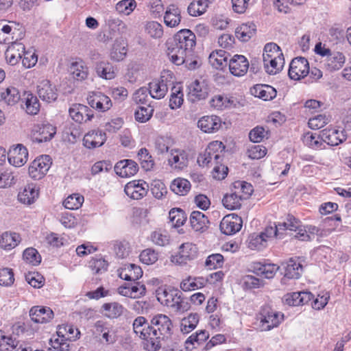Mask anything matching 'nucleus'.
Returning a JSON list of instances; mask_svg holds the SVG:
<instances>
[{
    "label": "nucleus",
    "mask_w": 351,
    "mask_h": 351,
    "mask_svg": "<svg viewBox=\"0 0 351 351\" xmlns=\"http://www.w3.org/2000/svg\"><path fill=\"white\" fill-rule=\"evenodd\" d=\"M172 326L170 318L163 314L154 316L150 323L142 316L133 322L134 332L145 341V346L149 351H156L161 347L160 341L170 337Z\"/></svg>",
    "instance_id": "nucleus-1"
},
{
    "label": "nucleus",
    "mask_w": 351,
    "mask_h": 351,
    "mask_svg": "<svg viewBox=\"0 0 351 351\" xmlns=\"http://www.w3.org/2000/svg\"><path fill=\"white\" fill-rule=\"evenodd\" d=\"M195 39V35L190 29L179 31L173 40L167 43V55L171 62L181 65L191 60Z\"/></svg>",
    "instance_id": "nucleus-2"
},
{
    "label": "nucleus",
    "mask_w": 351,
    "mask_h": 351,
    "mask_svg": "<svg viewBox=\"0 0 351 351\" xmlns=\"http://www.w3.org/2000/svg\"><path fill=\"white\" fill-rule=\"evenodd\" d=\"M157 300L163 305L171 308L175 312L183 313L190 308L187 300L178 289L167 288L157 291Z\"/></svg>",
    "instance_id": "nucleus-3"
},
{
    "label": "nucleus",
    "mask_w": 351,
    "mask_h": 351,
    "mask_svg": "<svg viewBox=\"0 0 351 351\" xmlns=\"http://www.w3.org/2000/svg\"><path fill=\"white\" fill-rule=\"evenodd\" d=\"M80 335L77 328L72 325L59 326L56 332V337L53 336L49 340L50 346L60 351H69L73 347L70 342L79 338Z\"/></svg>",
    "instance_id": "nucleus-4"
},
{
    "label": "nucleus",
    "mask_w": 351,
    "mask_h": 351,
    "mask_svg": "<svg viewBox=\"0 0 351 351\" xmlns=\"http://www.w3.org/2000/svg\"><path fill=\"white\" fill-rule=\"evenodd\" d=\"M223 149L224 146L221 142L213 141L209 143L204 154L199 156L197 158L198 163L202 166L219 164L221 158L220 153Z\"/></svg>",
    "instance_id": "nucleus-5"
},
{
    "label": "nucleus",
    "mask_w": 351,
    "mask_h": 351,
    "mask_svg": "<svg viewBox=\"0 0 351 351\" xmlns=\"http://www.w3.org/2000/svg\"><path fill=\"white\" fill-rule=\"evenodd\" d=\"M261 330L268 331L277 327L284 319V314L266 306L261 311Z\"/></svg>",
    "instance_id": "nucleus-6"
},
{
    "label": "nucleus",
    "mask_w": 351,
    "mask_h": 351,
    "mask_svg": "<svg viewBox=\"0 0 351 351\" xmlns=\"http://www.w3.org/2000/svg\"><path fill=\"white\" fill-rule=\"evenodd\" d=\"M51 164V158L49 155L37 157L29 167V176L34 180H40L47 174Z\"/></svg>",
    "instance_id": "nucleus-7"
},
{
    "label": "nucleus",
    "mask_w": 351,
    "mask_h": 351,
    "mask_svg": "<svg viewBox=\"0 0 351 351\" xmlns=\"http://www.w3.org/2000/svg\"><path fill=\"white\" fill-rule=\"evenodd\" d=\"M197 256V247L191 243L180 245L178 253L171 257V261L176 264L183 265L193 261Z\"/></svg>",
    "instance_id": "nucleus-8"
},
{
    "label": "nucleus",
    "mask_w": 351,
    "mask_h": 351,
    "mask_svg": "<svg viewBox=\"0 0 351 351\" xmlns=\"http://www.w3.org/2000/svg\"><path fill=\"white\" fill-rule=\"evenodd\" d=\"M56 128L49 123L35 125L31 133L33 142L38 143L50 141L56 134Z\"/></svg>",
    "instance_id": "nucleus-9"
},
{
    "label": "nucleus",
    "mask_w": 351,
    "mask_h": 351,
    "mask_svg": "<svg viewBox=\"0 0 351 351\" xmlns=\"http://www.w3.org/2000/svg\"><path fill=\"white\" fill-rule=\"evenodd\" d=\"M308 72L309 64L307 59L298 57L291 60L288 72L291 80H300L306 76Z\"/></svg>",
    "instance_id": "nucleus-10"
},
{
    "label": "nucleus",
    "mask_w": 351,
    "mask_h": 351,
    "mask_svg": "<svg viewBox=\"0 0 351 351\" xmlns=\"http://www.w3.org/2000/svg\"><path fill=\"white\" fill-rule=\"evenodd\" d=\"M189 99L195 102L207 97L210 91L208 82L204 80H195L188 86Z\"/></svg>",
    "instance_id": "nucleus-11"
},
{
    "label": "nucleus",
    "mask_w": 351,
    "mask_h": 351,
    "mask_svg": "<svg viewBox=\"0 0 351 351\" xmlns=\"http://www.w3.org/2000/svg\"><path fill=\"white\" fill-rule=\"evenodd\" d=\"M242 223L241 217L233 213L226 215L222 219L219 228L223 234L232 235L241 230Z\"/></svg>",
    "instance_id": "nucleus-12"
},
{
    "label": "nucleus",
    "mask_w": 351,
    "mask_h": 351,
    "mask_svg": "<svg viewBox=\"0 0 351 351\" xmlns=\"http://www.w3.org/2000/svg\"><path fill=\"white\" fill-rule=\"evenodd\" d=\"M119 295L133 299L139 298L146 293V287L143 284L138 282L127 284L120 286L117 289Z\"/></svg>",
    "instance_id": "nucleus-13"
},
{
    "label": "nucleus",
    "mask_w": 351,
    "mask_h": 351,
    "mask_svg": "<svg viewBox=\"0 0 351 351\" xmlns=\"http://www.w3.org/2000/svg\"><path fill=\"white\" fill-rule=\"evenodd\" d=\"M69 112L71 119L79 123L91 121L94 117L93 112L90 108L80 104H73L69 108Z\"/></svg>",
    "instance_id": "nucleus-14"
},
{
    "label": "nucleus",
    "mask_w": 351,
    "mask_h": 351,
    "mask_svg": "<svg viewBox=\"0 0 351 351\" xmlns=\"http://www.w3.org/2000/svg\"><path fill=\"white\" fill-rule=\"evenodd\" d=\"M17 32L13 23L10 24L5 21H0V44H10L21 39V36L16 35Z\"/></svg>",
    "instance_id": "nucleus-15"
},
{
    "label": "nucleus",
    "mask_w": 351,
    "mask_h": 351,
    "mask_svg": "<svg viewBox=\"0 0 351 351\" xmlns=\"http://www.w3.org/2000/svg\"><path fill=\"white\" fill-rule=\"evenodd\" d=\"M37 93L39 97L47 103L55 101L58 98L57 89L49 80H45L37 86Z\"/></svg>",
    "instance_id": "nucleus-16"
},
{
    "label": "nucleus",
    "mask_w": 351,
    "mask_h": 351,
    "mask_svg": "<svg viewBox=\"0 0 351 351\" xmlns=\"http://www.w3.org/2000/svg\"><path fill=\"white\" fill-rule=\"evenodd\" d=\"M8 158L10 165L14 167L23 166L28 158L27 149L23 145L18 144L9 150Z\"/></svg>",
    "instance_id": "nucleus-17"
},
{
    "label": "nucleus",
    "mask_w": 351,
    "mask_h": 351,
    "mask_svg": "<svg viewBox=\"0 0 351 351\" xmlns=\"http://www.w3.org/2000/svg\"><path fill=\"white\" fill-rule=\"evenodd\" d=\"M88 104L99 112H106L112 107L110 97L101 92L93 93L88 97Z\"/></svg>",
    "instance_id": "nucleus-18"
},
{
    "label": "nucleus",
    "mask_w": 351,
    "mask_h": 351,
    "mask_svg": "<svg viewBox=\"0 0 351 351\" xmlns=\"http://www.w3.org/2000/svg\"><path fill=\"white\" fill-rule=\"evenodd\" d=\"M249 62L243 55H234L229 61L230 73L235 76H243L248 71Z\"/></svg>",
    "instance_id": "nucleus-19"
},
{
    "label": "nucleus",
    "mask_w": 351,
    "mask_h": 351,
    "mask_svg": "<svg viewBox=\"0 0 351 351\" xmlns=\"http://www.w3.org/2000/svg\"><path fill=\"white\" fill-rule=\"evenodd\" d=\"M114 171L120 177H131L138 172V165L132 160H122L117 162L114 166Z\"/></svg>",
    "instance_id": "nucleus-20"
},
{
    "label": "nucleus",
    "mask_w": 351,
    "mask_h": 351,
    "mask_svg": "<svg viewBox=\"0 0 351 351\" xmlns=\"http://www.w3.org/2000/svg\"><path fill=\"white\" fill-rule=\"evenodd\" d=\"M29 317L35 323L43 324L53 319V312L49 307L34 306L29 310Z\"/></svg>",
    "instance_id": "nucleus-21"
},
{
    "label": "nucleus",
    "mask_w": 351,
    "mask_h": 351,
    "mask_svg": "<svg viewBox=\"0 0 351 351\" xmlns=\"http://www.w3.org/2000/svg\"><path fill=\"white\" fill-rule=\"evenodd\" d=\"M106 141V133L99 130H95L85 134L83 138V144L88 149H93L101 146Z\"/></svg>",
    "instance_id": "nucleus-22"
},
{
    "label": "nucleus",
    "mask_w": 351,
    "mask_h": 351,
    "mask_svg": "<svg viewBox=\"0 0 351 351\" xmlns=\"http://www.w3.org/2000/svg\"><path fill=\"white\" fill-rule=\"evenodd\" d=\"M140 181H132L128 182L125 188V194L132 199H139L144 197L147 192V184L144 182L140 183Z\"/></svg>",
    "instance_id": "nucleus-23"
},
{
    "label": "nucleus",
    "mask_w": 351,
    "mask_h": 351,
    "mask_svg": "<svg viewBox=\"0 0 351 351\" xmlns=\"http://www.w3.org/2000/svg\"><path fill=\"white\" fill-rule=\"evenodd\" d=\"M284 277L289 279H298L303 271L302 264L298 259L291 258L288 261L282 264Z\"/></svg>",
    "instance_id": "nucleus-24"
},
{
    "label": "nucleus",
    "mask_w": 351,
    "mask_h": 351,
    "mask_svg": "<svg viewBox=\"0 0 351 351\" xmlns=\"http://www.w3.org/2000/svg\"><path fill=\"white\" fill-rule=\"evenodd\" d=\"M251 270L256 275L265 278H272L279 267L275 264H263L260 262H255L251 265Z\"/></svg>",
    "instance_id": "nucleus-25"
},
{
    "label": "nucleus",
    "mask_w": 351,
    "mask_h": 351,
    "mask_svg": "<svg viewBox=\"0 0 351 351\" xmlns=\"http://www.w3.org/2000/svg\"><path fill=\"white\" fill-rule=\"evenodd\" d=\"M221 125L219 117L217 116H204L197 122V126L206 133H212L217 131Z\"/></svg>",
    "instance_id": "nucleus-26"
},
{
    "label": "nucleus",
    "mask_w": 351,
    "mask_h": 351,
    "mask_svg": "<svg viewBox=\"0 0 351 351\" xmlns=\"http://www.w3.org/2000/svg\"><path fill=\"white\" fill-rule=\"evenodd\" d=\"M250 93L256 97H258L264 101H269L276 97V89L266 84H256L250 88Z\"/></svg>",
    "instance_id": "nucleus-27"
},
{
    "label": "nucleus",
    "mask_w": 351,
    "mask_h": 351,
    "mask_svg": "<svg viewBox=\"0 0 351 351\" xmlns=\"http://www.w3.org/2000/svg\"><path fill=\"white\" fill-rule=\"evenodd\" d=\"M168 162L169 165L172 168L182 169L184 167H186L187 165V154L183 150H171L170 156L168 158Z\"/></svg>",
    "instance_id": "nucleus-28"
},
{
    "label": "nucleus",
    "mask_w": 351,
    "mask_h": 351,
    "mask_svg": "<svg viewBox=\"0 0 351 351\" xmlns=\"http://www.w3.org/2000/svg\"><path fill=\"white\" fill-rule=\"evenodd\" d=\"M181 12L175 5H170L167 8L164 14V23L169 27L178 26L181 21Z\"/></svg>",
    "instance_id": "nucleus-29"
},
{
    "label": "nucleus",
    "mask_w": 351,
    "mask_h": 351,
    "mask_svg": "<svg viewBox=\"0 0 351 351\" xmlns=\"http://www.w3.org/2000/svg\"><path fill=\"white\" fill-rule=\"evenodd\" d=\"M147 88L151 97L160 99L166 95L168 91V85L162 77L159 81L156 80L149 83V87Z\"/></svg>",
    "instance_id": "nucleus-30"
},
{
    "label": "nucleus",
    "mask_w": 351,
    "mask_h": 351,
    "mask_svg": "<svg viewBox=\"0 0 351 351\" xmlns=\"http://www.w3.org/2000/svg\"><path fill=\"white\" fill-rule=\"evenodd\" d=\"M343 138H339V131L335 129L323 130L321 131V138L324 143L331 146L338 145L346 140V136L341 132Z\"/></svg>",
    "instance_id": "nucleus-31"
},
{
    "label": "nucleus",
    "mask_w": 351,
    "mask_h": 351,
    "mask_svg": "<svg viewBox=\"0 0 351 351\" xmlns=\"http://www.w3.org/2000/svg\"><path fill=\"white\" fill-rule=\"evenodd\" d=\"M97 75L105 80H112L116 76L114 66L108 61H100L95 65Z\"/></svg>",
    "instance_id": "nucleus-32"
},
{
    "label": "nucleus",
    "mask_w": 351,
    "mask_h": 351,
    "mask_svg": "<svg viewBox=\"0 0 351 351\" xmlns=\"http://www.w3.org/2000/svg\"><path fill=\"white\" fill-rule=\"evenodd\" d=\"M20 99L21 94L19 90L14 86L0 89V99L8 105L13 106L18 103Z\"/></svg>",
    "instance_id": "nucleus-33"
},
{
    "label": "nucleus",
    "mask_w": 351,
    "mask_h": 351,
    "mask_svg": "<svg viewBox=\"0 0 351 351\" xmlns=\"http://www.w3.org/2000/svg\"><path fill=\"white\" fill-rule=\"evenodd\" d=\"M190 223L194 230L203 232L207 228L209 221L204 213L195 210L191 214Z\"/></svg>",
    "instance_id": "nucleus-34"
},
{
    "label": "nucleus",
    "mask_w": 351,
    "mask_h": 351,
    "mask_svg": "<svg viewBox=\"0 0 351 351\" xmlns=\"http://www.w3.org/2000/svg\"><path fill=\"white\" fill-rule=\"evenodd\" d=\"M256 31L254 23L242 24L236 29L235 36L241 41L247 42L255 35Z\"/></svg>",
    "instance_id": "nucleus-35"
},
{
    "label": "nucleus",
    "mask_w": 351,
    "mask_h": 351,
    "mask_svg": "<svg viewBox=\"0 0 351 351\" xmlns=\"http://www.w3.org/2000/svg\"><path fill=\"white\" fill-rule=\"evenodd\" d=\"M346 58L339 51L331 52L326 60V66L330 71L339 70L343 67Z\"/></svg>",
    "instance_id": "nucleus-36"
},
{
    "label": "nucleus",
    "mask_w": 351,
    "mask_h": 351,
    "mask_svg": "<svg viewBox=\"0 0 351 351\" xmlns=\"http://www.w3.org/2000/svg\"><path fill=\"white\" fill-rule=\"evenodd\" d=\"M101 309L106 317L110 319H115L120 317L124 311V307L122 304L117 302L104 303Z\"/></svg>",
    "instance_id": "nucleus-37"
},
{
    "label": "nucleus",
    "mask_w": 351,
    "mask_h": 351,
    "mask_svg": "<svg viewBox=\"0 0 351 351\" xmlns=\"http://www.w3.org/2000/svg\"><path fill=\"white\" fill-rule=\"evenodd\" d=\"M20 242L19 234L13 232H4L0 236V246L5 250L14 248Z\"/></svg>",
    "instance_id": "nucleus-38"
},
{
    "label": "nucleus",
    "mask_w": 351,
    "mask_h": 351,
    "mask_svg": "<svg viewBox=\"0 0 351 351\" xmlns=\"http://www.w3.org/2000/svg\"><path fill=\"white\" fill-rule=\"evenodd\" d=\"M239 193L240 191H235L224 195L222 199L223 205L229 210L240 208L241 199L246 198V197H243Z\"/></svg>",
    "instance_id": "nucleus-39"
},
{
    "label": "nucleus",
    "mask_w": 351,
    "mask_h": 351,
    "mask_svg": "<svg viewBox=\"0 0 351 351\" xmlns=\"http://www.w3.org/2000/svg\"><path fill=\"white\" fill-rule=\"evenodd\" d=\"M38 192L33 184H29L18 195V199L25 204H31L38 198Z\"/></svg>",
    "instance_id": "nucleus-40"
},
{
    "label": "nucleus",
    "mask_w": 351,
    "mask_h": 351,
    "mask_svg": "<svg viewBox=\"0 0 351 351\" xmlns=\"http://www.w3.org/2000/svg\"><path fill=\"white\" fill-rule=\"evenodd\" d=\"M263 64L265 71L269 75H275L280 72L284 66V57L263 59Z\"/></svg>",
    "instance_id": "nucleus-41"
},
{
    "label": "nucleus",
    "mask_w": 351,
    "mask_h": 351,
    "mask_svg": "<svg viewBox=\"0 0 351 351\" xmlns=\"http://www.w3.org/2000/svg\"><path fill=\"white\" fill-rule=\"evenodd\" d=\"M207 281L202 277L193 278L189 277L182 280L180 284V288L184 291H189L204 287Z\"/></svg>",
    "instance_id": "nucleus-42"
},
{
    "label": "nucleus",
    "mask_w": 351,
    "mask_h": 351,
    "mask_svg": "<svg viewBox=\"0 0 351 351\" xmlns=\"http://www.w3.org/2000/svg\"><path fill=\"white\" fill-rule=\"evenodd\" d=\"M199 316L197 313H191L183 318L180 323V330L183 334H188L195 328L199 322Z\"/></svg>",
    "instance_id": "nucleus-43"
},
{
    "label": "nucleus",
    "mask_w": 351,
    "mask_h": 351,
    "mask_svg": "<svg viewBox=\"0 0 351 351\" xmlns=\"http://www.w3.org/2000/svg\"><path fill=\"white\" fill-rule=\"evenodd\" d=\"M169 219L172 226L178 228L184 223L187 217L182 209L173 208L169 213Z\"/></svg>",
    "instance_id": "nucleus-44"
},
{
    "label": "nucleus",
    "mask_w": 351,
    "mask_h": 351,
    "mask_svg": "<svg viewBox=\"0 0 351 351\" xmlns=\"http://www.w3.org/2000/svg\"><path fill=\"white\" fill-rule=\"evenodd\" d=\"M227 60L228 54L223 50L213 51L208 57L210 64L216 69H220L226 65Z\"/></svg>",
    "instance_id": "nucleus-45"
},
{
    "label": "nucleus",
    "mask_w": 351,
    "mask_h": 351,
    "mask_svg": "<svg viewBox=\"0 0 351 351\" xmlns=\"http://www.w3.org/2000/svg\"><path fill=\"white\" fill-rule=\"evenodd\" d=\"M170 188L174 193L184 195L189 191L191 184L186 179L177 178L171 182Z\"/></svg>",
    "instance_id": "nucleus-46"
},
{
    "label": "nucleus",
    "mask_w": 351,
    "mask_h": 351,
    "mask_svg": "<svg viewBox=\"0 0 351 351\" xmlns=\"http://www.w3.org/2000/svg\"><path fill=\"white\" fill-rule=\"evenodd\" d=\"M127 53L125 48V43L123 40H117L113 45L110 57L115 61H121L123 60Z\"/></svg>",
    "instance_id": "nucleus-47"
},
{
    "label": "nucleus",
    "mask_w": 351,
    "mask_h": 351,
    "mask_svg": "<svg viewBox=\"0 0 351 351\" xmlns=\"http://www.w3.org/2000/svg\"><path fill=\"white\" fill-rule=\"evenodd\" d=\"M70 72L73 77L78 81L84 80L88 76V68L82 62H73L70 67Z\"/></svg>",
    "instance_id": "nucleus-48"
},
{
    "label": "nucleus",
    "mask_w": 351,
    "mask_h": 351,
    "mask_svg": "<svg viewBox=\"0 0 351 351\" xmlns=\"http://www.w3.org/2000/svg\"><path fill=\"white\" fill-rule=\"evenodd\" d=\"M208 5L204 0H194L188 6V13L192 16H200L206 11Z\"/></svg>",
    "instance_id": "nucleus-49"
},
{
    "label": "nucleus",
    "mask_w": 351,
    "mask_h": 351,
    "mask_svg": "<svg viewBox=\"0 0 351 351\" xmlns=\"http://www.w3.org/2000/svg\"><path fill=\"white\" fill-rule=\"evenodd\" d=\"M284 57L280 47L274 43H267L263 49V60Z\"/></svg>",
    "instance_id": "nucleus-50"
},
{
    "label": "nucleus",
    "mask_w": 351,
    "mask_h": 351,
    "mask_svg": "<svg viewBox=\"0 0 351 351\" xmlns=\"http://www.w3.org/2000/svg\"><path fill=\"white\" fill-rule=\"evenodd\" d=\"M137 156L144 170L150 171L153 169L154 161L146 148H141L138 152Z\"/></svg>",
    "instance_id": "nucleus-51"
},
{
    "label": "nucleus",
    "mask_w": 351,
    "mask_h": 351,
    "mask_svg": "<svg viewBox=\"0 0 351 351\" xmlns=\"http://www.w3.org/2000/svg\"><path fill=\"white\" fill-rule=\"evenodd\" d=\"M302 227L300 220L296 219L294 216L289 215L285 221L278 223V229L281 231L291 230L297 231L298 229Z\"/></svg>",
    "instance_id": "nucleus-52"
},
{
    "label": "nucleus",
    "mask_w": 351,
    "mask_h": 351,
    "mask_svg": "<svg viewBox=\"0 0 351 351\" xmlns=\"http://www.w3.org/2000/svg\"><path fill=\"white\" fill-rule=\"evenodd\" d=\"M261 234H253L250 235L247 241V246L252 250H261L267 245L266 239H263Z\"/></svg>",
    "instance_id": "nucleus-53"
},
{
    "label": "nucleus",
    "mask_w": 351,
    "mask_h": 351,
    "mask_svg": "<svg viewBox=\"0 0 351 351\" xmlns=\"http://www.w3.org/2000/svg\"><path fill=\"white\" fill-rule=\"evenodd\" d=\"M303 141L305 145L313 149L321 148L324 141L321 138V133L319 134L307 132L303 137Z\"/></svg>",
    "instance_id": "nucleus-54"
},
{
    "label": "nucleus",
    "mask_w": 351,
    "mask_h": 351,
    "mask_svg": "<svg viewBox=\"0 0 351 351\" xmlns=\"http://www.w3.org/2000/svg\"><path fill=\"white\" fill-rule=\"evenodd\" d=\"M183 101V93L180 87L173 86L171 89V94L169 99V107L171 109H176L181 106Z\"/></svg>",
    "instance_id": "nucleus-55"
},
{
    "label": "nucleus",
    "mask_w": 351,
    "mask_h": 351,
    "mask_svg": "<svg viewBox=\"0 0 351 351\" xmlns=\"http://www.w3.org/2000/svg\"><path fill=\"white\" fill-rule=\"evenodd\" d=\"M40 110V103L36 96L28 93L25 98V110L29 114H36Z\"/></svg>",
    "instance_id": "nucleus-56"
},
{
    "label": "nucleus",
    "mask_w": 351,
    "mask_h": 351,
    "mask_svg": "<svg viewBox=\"0 0 351 351\" xmlns=\"http://www.w3.org/2000/svg\"><path fill=\"white\" fill-rule=\"evenodd\" d=\"M84 202V197L79 194H72L67 197L63 204L65 208L69 210L78 209Z\"/></svg>",
    "instance_id": "nucleus-57"
},
{
    "label": "nucleus",
    "mask_w": 351,
    "mask_h": 351,
    "mask_svg": "<svg viewBox=\"0 0 351 351\" xmlns=\"http://www.w3.org/2000/svg\"><path fill=\"white\" fill-rule=\"evenodd\" d=\"M139 258L143 264L152 265L158 261V254L152 248H147L141 252Z\"/></svg>",
    "instance_id": "nucleus-58"
},
{
    "label": "nucleus",
    "mask_w": 351,
    "mask_h": 351,
    "mask_svg": "<svg viewBox=\"0 0 351 351\" xmlns=\"http://www.w3.org/2000/svg\"><path fill=\"white\" fill-rule=\"evenodd\" d=\"M145 31L153 38H160L163 35V27L156 21L147 23Z\"/></svg>",
    "instance_id": "nucleus-59"
},
{
    "label": "nucleus",
    "mask_w": 351,
    "mask_h": 351,
    "mask_svg": "<svg viewBox=\"0 0 351 351\" xmlns=\"http://www.w3.org/2000/svg\"><path fill=\"white\" fill-rule=\"evenodd\" d=\"M154 108L150 104L147 106H141L135 112V119L137 121L145 123L149 121L152 117Z\"/></svg>",
    "instance_id": "nucleus-60"
},
{
    "label": "nucleus",
    "mask_w": 351,
    "mask_h": 351,
    "mask_svg": "<svg viewBox=\"0 0 351 351\" xmlns=\"http://www.w3.org/2000/svg\"><path fill=\"white\" fill-rule=\"evenodd\" d=\"M23 259L32 265H38L41 262V256L38 251L33 248H27L23 254Z\"/></svg>",
    "instance_id": "nucleus-61"
},
{
    "label": "nucleus",
    "mask_w": 351,
    "mask_h": 351,
    "mask_svg": "<svg viewBox=\"0 0 351 351\" xmlns=\"http://www.w3.org/2000/svg\"><path fill=\"white\" fill-rule=\"evenodd\" d=\"M136 5L134 0H122L117 3L116 10L120 14L129 15L133 12Z\"/></svg>",
    "instance_id": "nucleus-62"
},
{
    "label": "nucleus",
    "mask_w": 351,
    "mask_h": 351,
    "mask_svg": "<svg viewBox=\"0 0 351 351\" xmlns=\"http://www.w3.org/2000/svg\"><path fill=\"white\" fill-rule=\"evenodd\" d=\"M108 264L102 258H93L89 262V267L95 274H101L107 270Z\"/></svg>",
    "instance_id": "nucleus-63"
},
{
    "label": "nucleus",
    "mask_w": 351,
    "mask_h": 351,
    "mask_svg": "<svg viewBox=\"0 0 351 351\" xmlns=\"http://www.w3.org/2000/svg\"><path fill=\"white\" fill-rule=\"evenodd\" d=\"M17 346L18 343H15L14 339L3 335L0 330V351H13Z\"/></svg>",
    "instance_id": "nucleus-64"
}]
</instances>
